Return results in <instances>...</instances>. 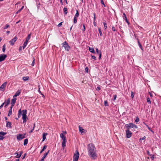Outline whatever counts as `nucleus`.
<instances>
[{
    "instance_id": "f257e3e1",
    "label": "nucleus",
    "mask_w": 161,
    "mask_h": 161,
    "mask_svg": "<svg viewBox=\"0 0 161 161\" xmlns=\"http://www.w3.org/2000/svg\"><path fill=\"white\" fill-rule=\"evenodd\" d=\"M88 155L92 159H95L97 157L96 148L92 144H89L88 146Z\"/></svg>"
},
{
    "instance_id": "f03ea898",
    "label": "nucleus",
    "mask_w": 161,
    "mask_h": 161,
    "mask_svg": "<svg viewBox=\"0 0 161 161\" xmlns=\"http://www.w3.org/2000/svg\"><path fill=\"white\" fill-rule=\"evenodd\" d=\"M22 112H23L22 114V118L23 120V122L24 123H25L26 122V118H27L26 115L27 110H22ZM21 113L22 111L21 109H20L18 111V118H19L21 116Z\"/></svg>"
},
{
    "instance_id": "7ed1b4c3",
    "label": "nucleus",
    "mask_w": 161,
    "mask_h": 161,
    "mask_svg": "<svg viewBox=\"0 0 161 161\" xmlns=\"http://www.w3.org/2000/svg\"><path fill=\"white\" fill-rule=\"evenodd\" d=\"M79 156V153L78 150H76L73 156V161H78Z\"/></svg>"
},
{
    "instance_id": "20e7f679",
    "label": "nucleus",
    "mask_w": 161,
    "mask_h": 161,
    "mask_svg": "<svg viewBox=\"0 0 161 161\" xmlns=\"http://www.w3.org/2000/svg\"><path fill=\"white\" fill-rule=\"evenodd\" d=\"M62 47H64L65 50L68 51L70 49V46L68 45V43L66 41L62 43Z\"/></svg>"
},
{
    "instance_id": "39448f33",
    "label": "nucleus",
    "mask_w": 161,
    "mask_h": 161,
    "mask_svg": "<svg viewBox=\"0 0 161 161\" xmlns=\"http://www.w3.org/2000/svg\"><path fill=\"white\" fill-rule=\"evenodd\" d=\"M126 136L127 138H130V137L132 135V133L129 130H126Z\"/></svg>"
},
{
    "instance_id": "423d86ee",
    "label": "nucleus",
    "mask_w": 161,
    "mask_h": 161,
    "mask_svg": "<svg viewBox=\"0 0 161 161\" xmlns=\"http://www.w3.org/2000/svg\"><path fill=\"white\" fill-rule=\"evenodd\" d=\"M25 134L22 135L21 134H19L17 136V139L18 141H20L25 137Z\"/></svg>"
},
{
    "instance_id": "0eeeda50",
    "label": "nucleus",
    "mask_w": 161,
    "mask_h": 161,
    "mask_svg": "<svg viewBox=\"0 0 161 161\" xmlns=\"http://www.w3.org/2000/svg\"><path fill=\"white\" fill-rule=\"evenodd\" d=\"M17 39V36H15L13 39L9 41V42L11 45H14V44L15 42L16 41Z\"/></svg>"
},
{
    "instance_id": "6e6552de",
    "label": "nucleus",
    "mask_w": 161,
    "mask_h": 161,
    "mask_svg": "<svg viewBox=\"0 0 161 161\" xmlns=\"http://www.w3.org/2000/svg\"><path fill=\"white\" fill-rule=\"evenodd\" d=\"M7 57L6 55L2 54L0 55V62L4 61Z\"/></svg>"
},
{
    "instance_id": "1a4fd4ad",
    "label": "nucleus",
    "mask_w": 161,
    "mask_h": 161,
    "mask_svg": "<svg viewBox=\"0 0 161 161\" xmlns=\"http://www.w3.org/2000/svg\"><path fill=\"white\" fill-rule=\"evenodd\" d=\"M133 125L134 124L132 123H129L128 124H126L125 126L127 128V130H129L130 128H133Z\"/></svg>"
},
{
    "instance_id": "9d476101",
    "label": "nucleus",
    "mask_w": 161,
    "mask_h": 161,
    "mask_svg": "<svg viewBox=\"0 0 161 161\" xmlns=\"http://www.w3.org/2000/svg\"><path fill=\"white\" fill-rule=\"evenodd\" d=\"M7 84V82H5L4 83L0 86V91H4V89L6 86Z\"/></svg>"
},
{
    "instance_id": "9b49d317",
    "label": "nucleus",
    "mask_w": 161,
    "mask_h": 161,
    "mask_svg": "<svg viewBox=\"0 0 161 161\" xmlns=\"http://www.w3.org/2000/svg\"><path fill=\"white\" fill-rule=\"evenodd\" d=\"M17 99L16 98L14 97V98L13 99H12L11 100V106L13 107V106H14L15 103Z\"/></svg>"
},
{
    "instance_id": "f8f14e48",
    "label": "nucleus",
    "mask_w": 161,
    "mask_h": 161,
    "mask_svg": "<svg viewBox=\"0 0 161 161\" xmlns=\"http://www.w3.org/2000/svg\"><path fill=\"white\" fill-rule=\"evenodd\" d=\"M6 133L4 132H0V140H3V137L4 135L6 134Z\"/></svg>"
},
{
    "instance_id": "ddd939ff",
    "label": "nucleus",
    "mask_w": 161,
    "mask_h": 161,
    "mask_svg": "<svg viewBox=\"0 0 161 161\" xmlns=\"http://www.w3.org/2000/svg\"><path fill=\"white\" fill-rule=\"evenodd\" d=\"M123 19L124 20H125V21L127 23L128 25H129L130 24V23L128 20L126 15L125 13H124L123 14Z\"/></svg>"
},
{
    "instance_id": "4468645a",
    "label": "nucleus",
    "mask_w": 161,
    "mask_h": 161,
    "mask_svg": "<svg viewBox=\"0 0 161 161\" xmlns=\"http://www.w3.org/2000/svg\"><path fill=\"white\" fill-rule=\"evenodd\" d=\"M10 102V98H8L6 101H5V102L4 103H5V105L4 106V107L6 108L7 106L9 103Z\"/></svg>"
},
{
    "instance_id": "2eb2a0df",
    "label": "nucleus",
    "mask_w": 161,
    "mask_h": 161,
    "mask_svg": "<svg viewBox=\"0 0 161 161\" xmlns=\"http://www.w3.org/2000/svg\"><path fill=\"white\" fill-rule=\"evenodd\" d=\"M21 93V90H18L15 93L14 95L13 96V97L14 98L17 97V96H19Z\"/></svg>"
},
{
    "instance_id": "dca6fc26",
    "label": "nucleus",
    "mask_w": 161,
    "mask_h": 161,
    "mask_svg": "<svg viewBox=\"0 0 161 161\" xmlns=\"http://www.w3.org/2000/svg\"><path fill=\"white\" fill-rule=\"evenodd\" d=\"M47 135V133H42V142L44 141L46 138V136Z\"/></svg>"
},
{
    "instance_id": "f3484780",
    "label": "nucleus",
    "mask_w": 161,
    "mask_h": 161,
    "mask_svg": "<svg viewBox=\"0 0 161 161\" xmlns=\"http://www.w3.org/2000/svg\"><path fill=\"white\" fill-rule=\"evenodd\" d=\"M66 134V131H63L62 133H61V134H60V136L61 138H62L65 137V136H64V135Z\"/></svg>"
},
{
    "instance_id": "a211bd4d",
    "label": "nucleus",
    "mask_w": 161,
    "mask_h": 161,
    "mask_svg": "<svg viewBox=\"0 0 161 161\" xmlns=\"http://www.w3.org/2000/svg\"><path fill=\"white\" fill-rule=\"evenodd\" d=\"M66 142H62V147L63 150L64 149V148L66 147Z\"/></svg>"
},
{
    "instance_id": "6ab92c4d",
    "label": "nucleus",
    "mask_w": 161,
    "mask_h": 161,
    "mask_svg": "<svg viewBox=\"0 0 161 161\" xmlns=\"http://www.w3.org/2000/svg\"><path fill=\"white\" fill-rule=\"evenodd\" d=\"M6 126L7 127H9L10 128H11V123L10 122L7 121H6Z\"/></svg>"
},
{
    "instance_id": "aec40b11",
    "label": "nucleus",
    "mask_w": 161,
    "mask_h": 161,
    "mask_svg": "<svg viewBox=\"0 0 161 161\" xmlns=\"http://www.w3.org/2000/svg\"><path fill=\"white\" fill-rule=\"evenodd\" d=\"M13 107L11 106L10 109L9 110V113L8 114V116H10L11 114H12V108Z\"/></svg>"
},
{
    "instance_id": "412c9836",
    "label": "nucleus",
    "mask_w": 161,
    "mask_h": 161,
    "mask_svg": "<svg viewBox=\"0 0 161 161\" xmlns=\"http://www.w3.org/2000/svg\"><path fill=\"white\" fill-rule=\"evenodd\" d=\"M22 79L24 81H25L29 79V76H24L23 77Z\"/></svg>"
},
{
    "instance_id": "4be33fe9",
    "label": "nucleus",
    "mask_w": 161,
    "mask_h": 161,
    "mask_svg": "<svg viewBox=\"0 0 161 161\" xmlns=\"http://www.w3.org/2000/svg\"><path fill=\"white\" fill-rule=\"evenodd\" d=\"M28 42H27V41H25L24 42L23 45V49H24L25 47H26V46Z\"/></svg>"
},
{
    "instance_id": "5701e85b",
    "label": "nucleus",
    "mask_w": 161,
    "mask_h": 161,
    "mask_svg": "<svg viewBox=\"0 0 161 161\" xmlns=\"http://www.w3.org/2000/svg\"><path fill=\"white\" fill-rule=\"evenodd\" d=\"M63 11L65 15L67 14L68 13L67 9L66 8L64 7L63 9Z\"/></svg>"
},
{
    "instance_id": "b1692460",
    "label": "nucleus",
    "mask_w": 161,
    "mask_h": 161,
    "mask_svg": "<svg viewBox=\"0 0 161 161\" xmlns=\"http://www.w3.org/2000/svg\"><path fill=\"white\" fill-rule=\"evenodd\" d=\"M89 50L90 52H92V53H95V51L93 48L92 47H89Z\"/></svg>"
},
{
    "instance_id": "393cba45",
    "label": "nucleus",
    "mask_w": 161,
    "mask_h": 161,
    "mask_svg": "<svg viewBox=\"0 0 161 161\" xmlns=\"http://www.w3.org/2000/svg\"><path fill=\"white\" fill-rule=\"evenodd\" d=\"M47 147V146L44 145L42 149L41 150L40 152V153H41L43 152L44 151L45 149Z\"/></svg>"
},
{
    "instance_id": "a878e982",
    "label": "nucleus",
    "mask_w": 161,
    "mask_h": 161,
    "mask_svg": "<svg viewBox=\"0 0 161 161\" xmlns=\"http://www.w3.org/2000/svg\"><path fill=\"white\" fill-rule=\"evenodd\" d=\"M28 142V139H25L24 141V146L26 145Z\"/></svg>"
},
{
    "instance_id": "bb28decb",
    "label": "nucleus",
    "mask_w": 161,
    "mask_h": 161,
    "mask_svg": "<svg viewBox=\"0 0 161 161\" xmlns=\"http://www.w3.org/2000/svg\"><path fill=\"white\" fill-rule=\"evenodd\" d=\"M98 31L99 32V33L100 34V36H103V34L102 32L101 28L99 27L98 28Z\"/></svg>"
},
{
    "instance_id": "cd10ccee",
    "label": "nucleus",
    "mask_w": 161,
    "mask_h": 161,
    "mask_svg": "<svg viewBox=\"0 0 161 161\" xmlns=\"http://www.w3.org/2000/svg\"><path fill=\"white\" fill-rule=\"evenodd\" d=\"M103 24L104 26V29L105 30L107 28V23H106V21L103 22Z\"/></svg>"
},
{
    "instance_id": "c85d7f7f",
    "label": "nucleus",
    "mask_w": 161,
    "mask_h": 161,
    "mask_svg": "<svg viewBox=\"0 0 161 161\" xmlns=\"http://www.w3.org/2000/svg\"><path fill=\"white\" fill-rule=\"evenodd\" d=\"M79 16V14L78 12V11L77 10H76V13L75 14L74 16V17L77 18V17H78Z\"/></svg>"
},
{
    "instance_id": "c756f323",
    "label": "nucleus",
    "mask_w": 161,
    "mask_h": 161,
    "mask_svg": "<svg viewBox=\"0 0 161 161\" xmlns=\"http://www.w3.org/2000/svg\"><path fill=\"white\" fill-rule=\"evenodd\" d=\"M30 37H31V34H29L27 37H26V40L25 41H27V42L29 40V39H30Z\"/></svg>"
},
{
    "instance_id": "7c9ffc66",
    "label": "nucleus",
    "mask_w": 161,
    "mask_h": 161,
    "mask_svg": "<svg viewBox=\"0 0 161 161\" xmlns=\"http://www.w3.org/2000/svg\"><path fill=\"white\" fill-rule=\"evenodd\" d=\"M77 18L74 17V18L73 19V22L74 24H75L77 23Z\"/></svg>"
},
{
    "instance_id": "2f4dec72",
    "label": "nucleus",
    "mask_w": 161,
    "mask_h": 161,
    "mask_svg": "<svg viewBox=\"0 0 161 161\" xmlns=\"http://www.w3.org/2000/svg\"><path fill=\"white\" fill-rule=\"evenodd\" d=\"M5 47H6V45H5V44H4L3 46L2 51L3 52H4L5 51V49H6Z\"/></svg>"
},
{
    "instance_id": "473e14b6",
    "label": "nucleus",
    "mask_w": 161,
    "mask_h": 161,
    "mask_svg": "<svg viewBox=\"0 0 161 161\" xmlns=\"http://www.w3.org/2000/svg\"><path fill=\"white\" fill-rule=\"evenodd\" d=\"M138 45H139V47H140V48L141 49V50H142L143 51V49L142 46L141 45V44L140 43V42L139 41H138Z\"/></svg>"
},
{
    "instance_id": "72a5a7b5",
    "label": "nucleus",
    "mask_w": 161,
    "mask_h": 161,
    "mask_svg": "<svg viewBox=\"0 0 161 161\" xmlns=\"http://www.w3.org/2000/svg\"><path fill=\"white\" fill-rule=\"evenodd\" d=\"M19 156H18L16 157V158H20L21 157V155H22V154L23 153V152L22 151L20 152H19Z\"/></svg>"
},
{
    "instance_id": "f704fd0d",
    "label": "nucleus",
    "mask_w": 161,
    "mask_h": 161,
    "mask_svg": "<svg viewBox=\"0 0 161 161\" xmlns=\"http://www.w3.org/2000/svg\"><path fill=\"white\" fill-rule=\"evenodd\" d=\"M79 130L80 132H81V133L83 132V131H82L84 130V129H83L82 127H80V126H79Z\"/></svg>"
},
{
    "instance_id": "c9c22d12",
    "label": "nucleus",
    "mask_w": 161,
    "mask_h": 161,
    "mask_svg": "<svg viewBox=\"0 0 161 161\" xmlns=\"http://www.w3.org/2000/svg\"><path fill=\"white\" fill-rule=\"evenodd\" d=\"M35 127V124H34V126H33V128L32 129L29 131V133H30H30H31L32 132V131H33V130H34V129Z\"/></svg>"
},
{
    "instance_id": "e433bc0d",
    "label": "nucleus",
    "mask_w": 161,
    "mask_h": 161,
    "mask_svg": "<svg viewBox=\"0 0 161 161\" xmlns=\"http://www.w3.org/2000/svg\"><path fill=\"white\" fill-rule=\"evenodd\" d=\"M104 105L105 106H108V102L107 100H106L104 101Z\"/></svg>"
},
{
    "instance_id": "4c0bfd02",
    "label": "nucleus",
    "mask_w": 161,
    "mask_h": 161,
    "mask_svg": "<svg viewBox=\"0 0 161 161\" xmlns=\"http://www.w3.org/2000/svg\"><path fill=\"white\" fill-rule=\"evenodd\" d=\"M9 27V25H8L6 24L5 25V26L4 27V29H7Z\"/></svg>"
},
{
    "instance_id": "58836bf2",
    "label": "nucleus",
    "mask_w": 161,
    "mask_h": 161,
    "mask_svg": "<svg viewBox=\"0 0 161 161\" xmlns=\"http://www.w3.org/2000/svg\"><path fill=\"white\" fill-rule=\"evenodd\" d=\"M147 102L149 104H150L151 103V102L150 101V98L149 97H148L147 98Z\"/></svg>"
},
{
    "instance_id": "ea45409f",
    "label": "nucleus",
    "mask_w": 161,
    "mask_h": 161,
    "mask_svg": "<svg viewBox=\"0 0 161 161\" xmlns=\"http://www.w3.org/2000/svg\"><path fill=\"white\" fill-rule=\"evenodd\" d=\"M130 97L132 99H133L134 97V93L132 91H131Z\"/></svg>"
},
{
    "instance_id": "a19ab883",
    "label": "nucleus",
    "mask_w": 161,
    "mask_h": 161,
    "mask_svg": "<svg viewBox=\"0 0 161 161\" xmlns=\"http://www.w3.org/2000/svg\"><path fill=\"white\" fill-rule=\"evenodd\" d=\"M139 121V118H138V117H137L136 118V119H135V122H136L137 123L138 121Z\"/></svg>"
},
{
    "instance_id": "79ce46f5",
    "label": "nucleus",
    "mask_w": 161,
    "mask_h": 161,
    "mask_svg": "<svg viewBox=\"0 0 161 161\" xmlns=\"http://www.w3.org/2000/svg\"><path fill=\"white\" fill-rule=\"evenodd\" d=\"M62 139L63 140L62 142H67L66 136L62 138Z\"/></svg>"
},
{
    "instance_id": "37998d69",
    "label": "nucleus",
    "mask_w": 161,
    "mask_h": 161,
    "mask_svg": "<svg viewBox=\"0 0 161 161\" xmlns=\"http://www.w3.org/2000/svg\"><path fill=\"white\" fill-rule=\"evenodd\" d=\"M114 99H113V101H115V99L117 97V95H114Z\"/></svg>"
},
{
    "instance_id": "c03bdc74",
    "label": "nucleus",
    "mask_w": 161,
    "mask_h": 161,
    "mask_svg": "<svg viewBox=\"0 0 161 161\" xmlns=\"http://www.w3.org/2000/svg\"><path fill=\"white\" fill-rule=\"evenodd\" d=\"M112 29L113 31H116L115 27H114V26H112Z\"/></svg>"
},
{
    "instance_id": "a18cd8bd",
    "label": "nucleus",
    "mask_w": 161,
    "mask_h": 161,
    "mask_svg": "<svg viewBox=\"0 0 161 161\" xmlns=\"http://www.w3.org/2000/svg\"><path fill=\"white\" fill-rule=\"evenodd\" d=\"M91 57H92V58L93 59H94V60H96V57L94 56H93V55H91Z\"/></svg>"
},
{
    "instance_id": "49530a36",
    "label": "nucleus",
    "mask_w": 161,
    "mask_h": 161,
    "mask_svg": "<svg viewBox=\"0 0 161 161\" xmlns=\"http://www.w3.org/2000/svg\"><path fill=\"white\" fill-rule=\"evenodd\" d=\"M83 29H82V31L83 32H84V31H85V30H86L85 26L84 24H83Z\"/></svg>"
},
{
    "instance_id": "de8ad7c7",
    "label": "nucleus",
    "mask_w": 161,
    "mask_h": 161,
    "mask_svg": "<svg viewBox=\"0 0 161 161\" xmlns=\"http://www.w3.org/2000/svg\"><path fill=\"white\" fill-rule=\"evenodd\" d=\"M86 72L88 73V68L87 67H86L85 69Z\"/></svg>"
},
{
    "instance_id": "09e8293b",
    "label": "nucleus",
    "mask_w": 161,
    "mask_h": 161,
    "mask_svg": "<svg viewBox=\"0 0 161 161\" xmlns=\"http://www.w3.org/2000/svg\"><path fill=\"white\" fill-rule=\"evenodd\" d=\"M101 3L103 4L104 7H105V5L104 4V3L103 0H101Z\"/></svg>"
},
{
    "instance_id": "8fccbe9b",
    "label": "nucleus",
    "mask_w": 161,
    "mask_h": 161,
    "mask_svg": "<svg viewBox=\"0 0 161 161\" xmlns=\"http://www.w3.org/2000/svg\"><path fill=\"white\" fill-rule=\"evenodd\" d=\"M35 63V59L34 58V59H33V60L32 61V63L31 64L32 66H34V65Z\"/></svg>"
},
{
    "instance_id": "3c124183",
    "label": "nucleus",
    "mask_w": 161,
    "mask_h": 161,
    "mask_svg": "<svg viewBox=\"0 0 161 161\" xmlns=\"http://www.w3.org/2000/svg\"><path fill=\"white\" fill-rule=\"evenodd\" d=\"M101 51L99 52V59H100L101 57Z\"/></svg>"
},
{
    "instance_id": "603ef678",
    "label": "nucleus",
    "mask_w": 161,
    "mask_h": 161,
    "mask_svg": "<svg viewBox=\"0 0 161 161\" xmlns=\"http://www.w3.org/2000/svg\"><path fill=\"white\" fill-rule=\"evenodd\" d=\"M93 19H94V21H95L96 20V17H95V14L94 13L93 14Z\"/></svg>"
},
{
    "instance_id": "864d4df0",
    "label": "nucleus",
    "mask_w": 161,
    "mask_h": 161,
    "mask_svg": "<svg viewBox=\"0 0 161 161\" xmlns=\"http://www.w3.org/2000/svg\"><path fill=\"white\" fill-rule=\"evenodd\" d=\"M62 22H60V23H59L58 25V27H60L62 25Z\"/></svg>"
},
{
    "instance_id": "5fc2aeb1",
    "label": "nucleus",
    "mask_w": 161,
    "mask_h": 161,
    "mask_svg": "<svg viewBox=\"0 0 161 161\" xmlns=\"http://www.w3.org/2000/svg\"><path fill=\"white\" fill-rule=\"evenodd\" d=\"M21 10H22V9L21 8L19 10H18V11L17 12L16 14H17L18 13L20 12Z\"/></svg>"
},
{
    "instance_id": "6e6d98bb",
    "label": "nucleus",
    "mask_w": 161,
    "mask_h": 161,
    "mask_svg": "<svg viewBox=\"0 0 161 161\" xmlns=\"http://www.w3.org/2000/svg\"><path fill=\"white\" fill-rule=\"evenodd\" d=\"M145 139H146V137L144 136L143 137H142V138H141L140 139V140H144Z\"/></svg>"
},
{
    "instance_id": "4d7b16f0",
    "label": "nucleus",
    "mask_w": 161,
    "mask_h": 161,
    "mask_svg": "<svg viewBox=\"0 0 161 161\" xmlns=\"http://www.w3.org/2000/svg\"><path fill=\"white\" fill-rule=\"evenodd\" d=\"M100 89V88L99 86H97L96 88V90L97 91H99Z\"/></svg>"
},
{
    "instance_id": "13d9d810",
    "label": "nucleus",
    "mask_w": 161,
    "mask_h": 161,
    "mask_svg": "<svg viewBox=\"0 0 161 161\" xmlns=\"http://www.w3.org/2000/svg\"><path fill=\"white\" fill-rule=\"evenodd\" d=\"M96 52H97V53H99H99L98 50V49L97 48H96Z\"/></svg>"
},
{
    "instance_id": "bf43d9fd",
    "label": "nucleus",
    "mask_w": 161,
    "mask_h": 161,
    "mask_svg": "<svg viewBox=\"0 0 161 161\" xmlns=\"http://www.w3.org/2000/svg\"><path fill=\"white\" fill-rule=\"evenodd\" d=\"M4 103H3L1 104V105L0 106V109L1 108H2L3 107V105H4Z\"/></svg>"
},
{
    "instance_id": "052dcab7",
    "label": "nucleus",
    "mask_w": 161,
    "mask_h": 161,
    "mask_svg": "<svg viewBox=\"0 0 161 161\" xmlns=\"http://www.w3.org/2000/svg\"><path fill=\"white\" fill-rule=\"evenodd\" d=\"M148 129V130L150 131H151V132L153 133V130L151 129V128L149 127H148V128H147Z\"/></svg>"
},
{
    "instance_id": "680f3d73",
    "label": "nucleus",
    "mask_w": 161,
    "mask_h": 161,
    "mask_svg": "<svg viewBox=\"0 0 161 161\" xmlns=\"http://www.w3.org/2000/svg\"><path fill=\"white\" fill-rule=\"evenodd\" d=\"M133 128L137 129V127L136 125H135V124H134Z\"/></svg>"
},
{
    "instance_id": "e2e57ef3",
    "label": "nucleus",
    "mask_w": 161,
    "mask_h": 161,
    "mask_svg": "<svg viewBox=\"0 0 161 161\" xmlns=\"http://www.w3.org/2000/svg\"><path fill=\"white\" fill-rule=\"evenodd\" d=\"M22 47L21 46H20L19 48V51H21L22 50Z\"/></svg>"
},
{
    "instance_id": "0e129e2a",
    "label": "nucleus",
    "mask_w": 161,
    "mask_h": 161,
    "mask_svg": "<svg viewBox=\"0 0 161 161\" xmlns=\"http://www.w3.org/2000/svg\"><path fill=\"white\" fill-rule=\"evenodd\" d=\"M60 3L62 5H63V0H60Z\"/></svg>"
},
{
    "instance_id": "69168bd1",
    "label": "nucleus",
    "mask_w": 161,
    "mask_h": 161,
    "mask_svg": "<svg viewBox=\"0 0 161 161\" xmlns=\"http://www.w3.org/2000/svg\"><path fill=\"white\" fill-rule=\"evenodd\" d=\"M26 153H25L24 154V156L23 157V158H22V159H24L26 156Z\"/></svg>"
},
{
    "instance_id": "338daca9",
    "label": "nucleus",
    "mask_w": 161,
    "mask_h": 161,
    "mask_svg": "<svg viewBox=\"0 0 161 161\" xmlns=\"http://www.w3.org/2000/svg\"><path fill=\"white\" fill-rule=\"evenodd\" d=\"M14 154H16V156H15V157H17L18 156V154L17 153H14Z\"/></svg>"
},
{
    "instance_id": "774afa93",
    "label": "nucleus",
    "mask_w": 161,
    "mask_h": 161,
    "mask_svg": "<svg viewBox=\"0 0 161 161\" xmlns=\"http://www.w3.org/2000/svg\"><path fill=\"white\" fill-rule=\"evenodd\" d=\"M10 33L9 31H6V33L7 34H8Z\"/></svg>"
}]
</instances>
